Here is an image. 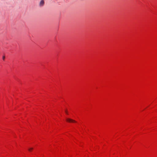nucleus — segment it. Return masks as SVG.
Here are the masks:
<instances>
[{"label": "nucleus", "instance_id": "nucleus-5", "mask_svg": "<svg viewBox=\"0 0 157 157\" xmlns=\"http://www.w3.org/2000/svg\"><path fill=\"white\" fill-rule=\"evenodd\" d=\"M65 112L67 114H68V112L67 110H66L65 111Z\"/></svg>", "mask_w": 157, "mask_h": 157}, {"label": "nucleus", "instance_id": "nucleus-3", "mask_svg": "<svg viewBox=\"0 0 157 157\" xmlns=\"http://www.w3.org/2000/svg\"><path fill=\"white\" fill-rule=\"evenodd\" d=\"M33 149V148H32V147H31V148H29L28 150L29 151H31Z\"/></svg>", "mask_w": 157, "mask_h": 157}, {"label": "nucleus", "instance_id": "nucleus-4", "mask_svg": "<svg viewBox=\"0 0 157 157\" xmlns=\"http://www.w3.org/2000/svg\"><path fill=\"white\" fill-rule=\"evenodd\" d=\"M5 56H4L3 57V58H2V59H3V60H4L5 59Z\"/></svg>", "mask_w": 157, "mask_h": 157}, {"label": "nucleus", "instance_id": "nucleus-2", "mask_svg": "<svg viewBox=\"0 0 157 157\" xmlns=\"http://www.w3.org/2000/svg\"><path fill=\"white\" fill-rule=\"evenodd\" d=\"M44 0H41L40 3V6H42L44 5Z\"/></svg>", "mask_w": 157, "mask_h": 157}, {"label": "nucleus", "instance_id": "nucleus-1", "mask_svg": "<svg viewBox=\"0 0 157 157\" xmlns=\"http://www.w3.org/2000/svg\"><path fill=\"white\" fill-rule=\"evenodd\" d=\"M67 121L69 122H76V121L74 120L71 119L70 118H67L66 119Z\"/></svg>", "mask_w": 157, "mask_h": 157}]
</instances>
